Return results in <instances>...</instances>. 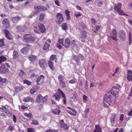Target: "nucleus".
<instances>
[{
	"label": "nucleus",
	"mask_w": 132,
	"mask_h": 132,
	"mask_svg": "<svg viewBox=\"0 0 132 132\" xmlns=\"http://www.w3.org/2000/svg\"><path fill=\"white\" fill-rule=\"evenodd\" d=\"M112 103L111 96L108 93L106 94L104 96L103 104L104 107L107 108L110 106Z\"/></svg>",
	"instance_id": "f257e3e1"
},
{
	"label": "nucleus",
	"mask_w": 132,
	"mask_h": 132,
	"mask_svg": "<svg viewBox=\"0 0 132 132\" xmlns=\"http://www.w3.org/2000/svg\"><path fill=\"white\" fill-rule=\"evenodd\" d=\"M23 39L24 41L26 42H32L35 40V38L33 37L32 34H24Z\"/></svg>",
	"instance_id": "f03ea898"
},
{
	"label": "nucleus",
	"mask_w": 132,
	"mask_h": 132,
	"mask_svg": "<svg viewBox=\"0 0 132 132\" xmlns=\"http://www.w3.org/2000/svg\"><path fill=\"white\" fill-rule=\"evenodd\" d=\"M121 6L122 4L121 3H118L114 7V10L117 12L120 15H126L128 16V15L125 14L122 10L121 9Z\"/></svg>",
	"instance_id": "7ed1b4c3"
},
{
	"label": "nucleus",
	"mask_w": 132,
	"mask_h": 132,
	"mask_svg": "<svg viewBox=\"0 0 132 132\" xmlns=\"http://www.w3.org/2000/svg\"><path fill=\"white\" fill-rule=\"evenodd\" d=\"M48 96L46 95L43 97L41 94L38 95L36 98V101L38 103L46 102L47 100Z\"/></svg>",
	"instance_id": "20e7f679"
},
{
	"label": "nucleus",
	"mask_w": 132,
	"mask_h": 132,
	"mask_svg": "<svg viewBox=\"0 0 132 132\" xmlns=\"http://www.w3.org/2000/svg\"><path fill=\"white\" fill-rule=\"evenodd\" d=\"M58 80L61 87L62 88H64L66 87V84L64 81V77L62 75H59L58 77Z\"/></svg>",
	"instance_id": "39448f33"
},
{
	"label": "nucleus",
	"mask_w": 132,
	"mask_h": 132,
	"mask_svg": "<svg viewBox=\"0 0 132 132\" xmlns=\"http://www.w3.org/2000/svg\"><path fill=\"white\" fill-rule=\"evenodd\" d=\"M59 126L60 128H62L64 130H68L69 127L67 123L64 122L63 120H61L59 122Z\"/></svg>",
	"instance_id": "423d86ee"
},
{
	"label": "nucleus",
	"mask_w": 132,
	"mask_h": 132,
	"mask_svg": "<svg viewBox=\"0 0 132 132\" xmlns=\"http://www.w3.org/2000/svg\"><path fill=\"white\" fill-rule=\"evenodd\" d=\"M64 20L63 15L61 13H58L56 15V21L58 24H60L62 23Z\"/></svg>",
	"instance_id": "0eeeda50"
},
{
	"label": "nucleus",
	"mask_w": 132,
	"mask_h": 132,
	"mask_svg": "<svg viewBox=\"0 0 132 132\" xmlns=\"http://www.w3.org/2000/svg\"><path fill=\"white\" fill-rule=\"evenodd\" d=\"M9 70L7 68L5 64L2 63L0 67V72L2 73H6L9 72Z\"/></svg>",
	"instance_id": "6e6552de"
},
{
	"label": "nucleus",
	"mask_w": 132,
	"mask_h": 132,
	"mask_svg": "<svg viewBox=\"0 0 132 132\" xmlns=\"http://www.w3.org/2000/svg\"><path fill=\"white\" fill-rule=\"evenodd\" d=\"M44 79L45 77L43 75H40L36 79L37 84L39 85L42 84L44 82Z\"/></svg>",
	"instance_id": "1a4fd4ad"
},
{
	"label": "nucleus",
	"mask_w": 132,
	"mask_h": 132,
	"mask_svg": "<svg viewBox=\"0 0 132 132\" xmlns=\"http://www.w3.org/2000/svg\"><path fill=\"white\" fill-rule=\"evenodd\" d=\"M3 27L6 29H7L10 26V23L9 19L7 18H5L3 19L2 21Z\"/></svg>",
	"instance_id": "9d476101"
},
{
	"label": "nucleus",
	"mask_w": 132,
	"mask_h": 132,
	"mask_svg": "<svg viewBox=\"0 0 132 132\" xmlns=\"http://www.w3.org/2000/svg\"><path fill=\"white\" fill-rule=\"evenodd\" d=\"M38 64H39L40 67L43 69L45 68V65L47 64L46 61L44 59H40L38 61Z\"/></svg>",
	"instance_id": "9b49d317"
},
{
	"label": "nucleus",
	"mask_w": 132,
	"mask_h": 132,
	"mask_svg": "<svg viewBox=\"0 0 132 132\" xmlns=\"http://www.w3.org/2000/svg\"><path fill=\"white\" fill-rule=\"evenodd\" d=\"M5 32V37L7 39L9 40H12L13 38V37L12 36L9 31L7 30H4Z\"/></svg>",
	"instance_id": "f8f14e48"
},
{
	"label": "nucleus",
	"mask_w": 132,
	"mask_h": 132,
	"mask_svg": "<svg viewBox=\"0 0 132 132\" xmlns=\"http://www.w3.org/2000/svg\"><path fill=\"white\" fill-rule=\"evenodd\" d=\"M6 108L5 106H2L0 108V116L4 117L5 116V113H6Z\"/></svg>",
	"instance_id": "ddd939ff"
},
{
	"label": "nucleus",
	"mask_w": 132,
	"mask_h": 132,
	"mask_svg": "<svg viewBox=\"0 0 132 132\" xmlns=\"http://www.w3.org/2000/svg\"><path fill=\"white\" fill-rule=\"evenodd\" d=\"M34 9L35 10H38L39 11H45L47 10L46 8L42 6L38 5L34 6Z\"/></svg>",
	"instance_id": "4468645a"
},
{
	"label": "nucleus",
	"mask_w": 132,
	"mask_h": 132,
	"mask_svg": "<svg viewBox=\"0 0 132 132\" xmlns=\"http://www.w3.org/2000/svg\"><path fill=\"white\" fill-rule=\"evenodd\" d=\"M71 44V43L69 39L68 38H66L65 39L64 43L63 44V45L65 47L68 48L69 47Z\"/></svg>",
	"instance_id": "2eb2a0df"
},
{
	"label": "nucleus",
	"mask_w": 132,
	"mask_h": 132,
	"mask_svg": "<svg viewBox=\"0 0 132 132\" xmlns=\"http://www.w3.org/2000/svg\"><path fill=\"white\" fill-rule=\"evenodd\" d=\"M23 101L24 102H31L32 103L34 102V99L33 98L31 97L30 96H28L27 97H24Z\"/></svg>",
	"instance_id": "dca6fc26"
},
{
	"label": "nucleus",
	"mask_w": 132,
	"mask_h": 132,
	"mask_svg": "<svg viewBox=\"0 0 132 132\" xmlns=\"http://www.w3.org/2000/svg\"><path fill=\"white\" fill-rule=\"evenodd\" d=\"M37 58L36 56L35 55H31L28 57V59L30 61V63H34Z\"/></svg>",
	"instance_id": "f3484780"
},
{
	"label": "nucleus",
	"mask_w": 132,
	"mask_h": 132,
	"mask_svg": "<svg viewBox=\"0 0 132 132\" xmlns=\"http://www.w3.org/2000/svg\"><path fill=\"white\" fill-rule=\"evenodd\" d=\"M53 97L55 99L56 101H59L61 97V95L59 93H56L53 96Z\"/></svg>",
	"instance_id": "a211bd4d"
},
{
	"label": "nucleus",
	"mask_w": 132,
	"mask_h": 132,
	"mask_svg": "<svg viewBox=\"0 0 132 132\" xmlns=\"http://www.w3.org/2000/svg\"><path fill=\"white\" fill-rule=\"evenodd\" d=\"M39 88V86L37 85H35L33 86L30 90L31 94H34L38 89Z\"/></svg>",
	"instance_id": "6ab92c4d"
},
{
	"label": "nucleus",
	"mask_w": 132,
	"mask_h": 132,
	"mask_svg": "<svg viewBox=\"0 0 132 132\" xmlns=\"http://www.w3.org/2000/svg\"><path fill=\"white\" fill-rule=\"evenodd\" d=\"M112 34V35H113L114 37L111 36V38L115 41H117V39L116 37L117 36V34L116 31L115 29H113V30Z\"/></svg>",
	"instance_id": "aec40b11"
},
{
	"label": "nucleus",
	"mask_w": 132,
	"mask_h": 132,
	"mask_svg": "<svg viewBox=\"0 0 132 132\" xmlns=\"http://www.w3.org/2000/svg\"><path fill=\"white\" fill-rule=\"evenodd\" d=\"M93 132H102V129L98 125H96Z\"/></svg>",
	"instance_id": "412c9836"
},
{
	"label": "nucleus",
	"mask_w": 132,
	"mask_h": 132,
	"mask_svg": "<svg viewBox=\"0 0 132 132\" xmlns=\"http://www.w3.org/2000/svg\"><path fill=\"white\" fill-rule=\"evenodd\" d=\"M40 31L42 33H44L45 32L46 29L45 26L42 24L39 25Z\"/></svg>",
	"instance_id": "4be33fe9"
},
{
	"label": "nucleus",
	"mask_w": 132,
	"mask_h": 132,
	"mask_svg": "<svg viewBox=\"0 0 132 132\" xmlns=\"http://www.w3.org/2000/svg\"><path fill=\"white\" fill-rule=\"evenodd\" d=\"M127 73V79L129 81H131L132 80V71L129 70Z\"/></svg>",
	"instance_id": "5701e85b"
},
{
	"label": "nucleus",
	"mask_w": 132,
	"mask_h": 132,
	"mask_svg": "<svg viewBox=\"0 0 132 132\" xmlns=\"http://www.w3.org/2000/svg\"><path fill=\"white\" fill-rule=\"evenodd\" d=\"M29 49L28 48L24 47L21 50V52L23 54L25 55H27L29 52Z\"/></svg>",
	"instance_id": "b1692460"
},
{
	"label": "nucleus",
	"mask_w": 132,
	"mask_h": 132,
	"mask_svg": "<svg viewBox=\"0 0 132 132\" xmlns=\"http://www.w3.org/2000/svg\"><path fill=\"white\" fill-rule=\"evenodd\" d=\"M50 45V44L48 43V42H46L43 48V50L46 51L48 50Z\"/></svg>",
	"instance_id": "393cba45"
},
{
	"label": "nucleus",
	"mask_w": 132,
	"mask_h": 132,
	"mask_svg": "<svg viewBox=\"0 0 132 132\" xmlns=\"http://www.w3.org/2000/svg\"><path fill=\"white\" fill-rule=\"evenodd\" d=\"M52 112L55 114H57L59 115L60 113V109L59 107L53 110Z\"/></svg>",
	"instance_id": "a878e982"
},
{
	"label": "nucleus",
	"mask_w": 132,
	"mask_h": 132,
	"mask_svg": "<svg viewBox=\"0 0 132 132\" xmlns=\"http://www.w3.org/2000/svg\"><path fill=\"white\" fill-rule=\"evenodd\" d=\"M21 18L19 16H16L12 18V20L13 22L14 23L17 22Z\"/></svg>",
	"instance_id": "bb28decb"
},
{
	"label": "nucleus",
	"mask_w": 132,
	"mask_h": 132,
	"mask_svg": "<svg viewBox=\"0 0 132 132\" xmlns=\"http://www.w3.org/2000/svg\"><path fill=\"white\" fill-rule=\"evenodd\" d=\"M120 37L121 39L124 40L126 39V34L124 31H122L120 35Z\"/></svg>",
	"instance_id": "cd10ccee"
},
{
	"label": "nucleus",
	"mask_w": 132,
	"mask_h": 132,
	"mask_svg": "<svg viewBox=\"0 0 132 132\" xmlns=\"http://www.w3.org/2000/svg\"><path fill=\"white\" fill-rule=\"evenodd\" d=\"M48 64L50 68L52 71H53L54 70L53 67L54 63L52 62L51 61H49L48 62Z\"/></svg>",
	"instance_id": "c85d7f7f"
},
{
	"label": "nucleus",
	"mask_w": 132,
	"mask_h": 132,
	"mask_svg": "<svg viewBox=\"0 0 132 132\" xmlns=\"http://www.w3.org/2000/svg\"><path fill=\"white\" fill-rule=\"evenodd\" d=\"M70 12L68 10H65V13L66 14L67 18V19L69 20L70 19Z\"/></svg>",
	"instance_id": "c756f323"
},
{
	"label": "nucleus",
	"mask_w": 132,
	"mask_h": 132,
	"mask_svg": "<svg viewBox=\"0 0 132 132\" xmlns=\"http://www.w3.org/2000/svg\"><path fill=\"white\" fill-rule=\"evenodd\" d=\"M110 92L114 96H116L118 92V91L115 89H114V90H113L112 88Z\"/></svg>",
	"instance_id": "7c9ffc66"
},
{
	"label": "nucleus",
	"mask_w": 132,
	"mask_h": 132,
	"mask_svg": "<svg viewBox=\"0 0 132 132\" xmlns=\"http://www.w3.org/2000/svg\"><path fill=\"white\" fill-rule=\"evenodd\" d=\"M19 54L18 51L16 50H14L13 52V58L14 59H15L18 58L19 56Z\"/></svg>",
	"instance_id": "2f4dec72"
},
{
	"label": "nucleus",
	"mask_w": 132,
	"mask_h": 132,
	"mask_svg": "<svg viewBox=\"0 0 132 132\" xmlns=\"http://www.w3.org/2000/svg\"><path fill=\"white\" fill-rule=\"evenodd\" d=\"M6 57L4 56H0V64H1L2 62L5 61L7 60Z\"/></svg>",
	"instance_id": "473e14b6"
},
{
	"label": "nucleus",
	"mask_w": 132,
	"mask_h": 132,
	"mask_svg": "<svg viewBox=\"0 0 132 132\" xmlns=\"http://www.w3.org/2000/svg\"><path fill=\"white\" fill-rule=\"evenodd\" d=\"M61 27L62 30H66L68 29V26L66 23H63L62 24Z\"/></svg>",
	"instance_id": "72a5a7b5"
},
{
	"label": "nucleus",
	"mask_w": 132,
	"mask_h": 132,
	"mask_svg": "<svg viewBox=\"0 0 132 132\" xmlns=\"http://www.w3.org/2000/svg\"><path fill=\"white\" fill-rule=\"evenodd\" d=\"M67 112L68 113L74 116H75L77 113V112L75 110V111H70L69 110H67Z\"/></svg>",
	"instance_id": "f704fd0d"
},
{
	"label": "nucleus",
	"mask_w": 132,
	"mask_h": 132,
	"mask_svg": "<svg viewBox=\"0 0 132 132\" xmlns=\"http://www.w3.org/2000/svg\"><path fill=\"white\" fill-rule=\"evenodd\" d=\"M45 14L43 13L40 14L39 18V20L40 21H42L45 18Z\"/></svg>",
	"instance_id": "c9c22d12"
},
{
	"label": "nucleus",
	"mask_w": 132,
	"mask_h": 132,
	"mask_svg": "<svg viewBox=\"0 0 132 132\" xmlns=\"http://www.w3.org/2000/svg\"><path fill=\"white\" fill-rule=\"evenodd\" d=\"M23 83L24 84H27V85L29 86L31 84L32 82H31L28 80L26 79L23 80Z\"/></svg>",
	"instance_id": "e433bc0d"
},
{
	"label": "nucleus",
	"mask_w": 132,
	"mask_h": 132,
	"mask_svg": "<svg viewBox=\"0 0 132 132\" xmlns=\"http://www.w3.org/2000/svg\"><path fill=\"white\" fill-rule=\"evenodd\" d=\"M5 45L4 43V39H0V47H3Z\"/></svg>",
	"instance_id": "4c0bfd02"
},
{
	"label": "nucleus",
	"mask_w": 132,
	"mask_h": 132,
	"mask_svg": "<svg viewBox=\"0 0 132 132\" xmlns=\"http://www.w3.org/2000/svg\"><path fill=\"white\" fill-rule=\"evenodd\" d=\"M23 114L24 116L29 118H31L32 117V114L30 113L28 114L26 112H25Z\"/></svg>",
	"instance_id": "58836bf2"
},
{
	"label": "nucleus",
	"mask_w": 132,
	"mask_h": 132,
	"mask_svg": "<svg viewBox=\"0 0 132 132\" xmlns=\"http://www.w3.org/2000/svg\"><path fill=\"white\" fill-rule=\"evenodd\" d=\"M25 75V73L24 71L22 70H21L20 71L19 73V76L21 78L22 77L23 75Z\"/></svg>",
	"instance_id": "ea45409f"
},
{
	"label": "nucleus",
	"mask_w": 132,
	"mask_h": 132,
	"mask_svg": "<svg viewBox=\"0 0 132 132\" xmlns=\"http://www.w3.org/2000/svg\"><path fill=\"white\" fill-rule=\"evenodd\" d=\"M56 56L55 55H52L51 56L50 58V60L49 61H53L56 58Z\"/></svg>",
	"instance_id": "a19ab883"
},
{
	"label": "nucleus",
	"mask_w": 132,
	"mask_h": 132,
	"mask_svg": "<svg viewBox=\"0 0 132 132\" xmlns=\"http://www.w3.org/2000/svg\"><path fill=\"white\" fill-rule=\"evenodd\" d=\"M34 30L36 32L39 33V26H35L34 27Z\"/></svg>",
	"instance_id": "79ce46f5"
},
{
	"label": "nucleus",
	"mask_w": 132,
	"mask_h": 132,
	"mask_svg": "<svg viewBox=\"0 0 132 132\" xmlns=\"http://www.w3.org/2000/svg\"><path fill=\"white\" fill-rule=\"evenodd\" d=\"M58 130L57 129H47L45 131V132H58Z\"/></svg>",
	"instance_id": "37998d69"
},
{
	"label": "nucleus",
	"mask_w": 132,
	"mask_h": 132,
	"mask_svg": "<svg viewBox=\"0 0 132 132\" xmlns=\"http://www.w3.org/2000/svg\"><path fill=\"white\" fill-rule=\"evenodd\" d=\"M39 124L38 121L37 120H32L31 123V125H38Z\"/></svg>",
	"instance_id": "c03bdc74"
},
{
	"label": "nucleus",
	"mask_w": 132,
	"mask_h": 132,
	"mask_svg": "<svg viewBox=\"0 0 132 132\" xmlns=\"http://www.w3.org/2000/svg\"><path fill=\"white\" fill-rule=\"evenodd\" d=\"M7 80L6 79L2 78L0 76V82L5 83L6 81Z\"/></svg>",
	"instance_id": "a18cd8bd"
},
{
	"label": "nucleus",
	"mask_w": 132,
	"mask_h": 132,
	"mask_svg": "<svg viewBox=\"0 0 132 132\" xmlns=\"http://www.w3.org/2000/svg\"><path fill=\"white\" fill-rule=\"evenodd\" d=\"M86 109L85 110V115L84 116V117L86 118V117H88V116H87V113L89 112V109L88 108H86Z\"/></svg>",
	"instance_id": "49530a36"
},
{
	"label": "nucleus",
	"mask_w": 132,
	"mask_h": 132,
	"mask_svg": "<svg viewBox=\"0 0 132 132\" xmlns=\"http://www.w3.org/2000/svg\"><path fill=\"white\" fill-rule=\"evenodd\" d=\"M63 98V104L65 105L67 103V99L65 95H64L62 96Z\"/></svg>",
	"instance_id": "de8ad7c7"
},
{
	"label": "nucleus",
	"mask_w": 132,
	"mask_h": 132,
	"mask_svg": "<svg viewBox=\"0 0 132 132\" xmlns=\"http://www.w3.org/2000/svg\"><path fill=\"white\" fill-rule=\"evenodd\" d=\"M76 82V79L75 78H73L69 81V83L70 84H73Z\"/></svg>",
	"instance_id": "09e8293b"
},
{
	"label": "nucleus",
	"mask_w": 132,
	"mask_h": 132,
	"mask_svg": "<svg viewBox=\"0 0 132 132\" xmlns=\"http://www.w3.org/2000/svg\"><path fill=\"white\" fill-rule=\"evenodd\" d=\"M58 43H60L62 44V45H63V43L64 42V39L63 38L60 39V38L57 41Z\"/></svg>",
	"instance_id": "8fccbe9b"
},
{
	"label": "nucleus",
	"mask_w": 132,
	"mask_h": 132,
	"mask_svg": "<svg viewBox=\"0 0 132 132\" xmlns=\"http://www.w3.org/2000/svg\"><path fill=\"white\" fill-rule=\"evenodd\" d=\"M27 132H34L35 130L34 129L31 128H28L27 129Z\"/></svg>",
	"instance_id": "3c124183"
},
{
	"label": "nucleus",
	"mask_w": 132,
	"mask_h": 132,
	"mask_svg": "<svg viewBox=\"0 0 132 132\" xmlns=\"http://www.w3.org/2000/svg\"><path fill=\"white\" fill-rule=\"evenodd\" d=\"M87 97L85 95H83V102L86 103L87 100Z\"/></svg>",
	"instance_id": "603ef678"
},
{
	"label": "nucleus",
	"mask_w": 132,
	"mask_h": 132,
	"mask_svg": "<svg viewBox=\"0 0 132 132\" xmlns=\"http://www.w3.org/2000/svg\"><path fill=\"white\" fill-rule=\"evenodd\" d=\"M71 98L72 100V101L75 102L77 100V97L75 95H73V96H72Z\"/></svg>",
	"instance_id": "864d4df0"
},
{
	"label": "nucleus",
	"mask_w": 132,
	"mask_h": 132,
	"mask_svg": "<svg viewBox=\"0 0 132 132\" xmlns=\"http://www.w3.org/2000/svg\"><path fill=\"white\" fill-rule=\"evenodd\" d=\"M57 92L58 93H61L62 95V96L64 95H65V94L60 89H58L57 90Z\"/></svg>",
	"instance_id": "5fc2aeb1"
},
{
	"label": "nucleus",
	"mask_w": 132,
	"mask_h": 132,
	"mask_svg": "<svg viewBox=\"0 0 132 132\" xmlns=\"http://www.w3.org/2000/svg\"><path fill=\"white\" fill-rule=\"evenodd\" d=\"M17 29L20 30V31H21L22 32H23L24 31L23 30L22 28V27L20 26H17L16 27Z\"/></svg>",
	"instance_id": "6e6d98bb"
},
{
	"label": "nucleus",
	"mask_w": 132,
	"mask_h": 132,
	"mask_svg": "<svg viewBox=\"0 0 132 132\" xmlns=\"http://www.w3.org/2000/svg\"><path fill=\"white\" fill-rule=\"evenodd\" d=\"M73 59L77 62L78 61V58L77 55H74L73 56Z\"/></svg>",
	"instance_id": "4d7b16f0"
},
{
	"label": "nucleus",
	"mask_w": 132,
	"mask_h": 132,
	"mask_svg": "<svg viewBox=\"0 0 132 132\" xmlns=\"http://www.w3.org/2000/svg\"><path fill=\"white\" fill-rule=\"evenodd\" d=\"M81 15V14L80 13H79L77 14V13H75L74 14V16L76 18H78L80 17Z\"/></svg>",
	"instance_id": "13d9d810"
},
{
	"label": "nucleus",
	"mask_w": 132,
	"mask_h": 132,
	"mask_svg": "<svg viewBox=\"0 0 132 132\" xmlns=\"http://www.w3.org/2000/svg\"><path fill=\"white\" fill-rule=\"evenodd\" d=\"M110 122L111 123V125L113 126L114 124L115 119L110 118Z\"/></svg>",
	"instance_id": "bf43d9fd"
},
{
	"label": "nucleus",
	"mask_w": 132,
	"mask_h": 132,
	"mask_svg": "<svg viewBox=\"0 0 132 132\" xmlns=\"http://www.w3.org/2000/svg\"><path fill=\"white\" fill-rule=\"evenodd\" d=\"M54 2L56 5L58 6H60V2L58 0H55L54 1Z\"/></svg>",
	"instance_id": "052dcab7"
},
{
	"label": "nucleus",
	"mask_w": 132,
	"mask_h": 132,
	"mask_svg": "<svg viewBox=\"0 0 132 132\" xmlns=\"http://www.w3.org/2000/svg\"><path fill=\"white\" fill-rule=\"evenodd\" d=\"M116 116V114L115 113H113L111 114V117L110 118L115 119V117Z\"/></svg>",
	"instance_id": "680f3d73"
},
{
	"label": "nucleus",
	"mask_w": 132,
	"mask_h": 132,
	"mask_svg": "<svg viewBox=\"0 0 132 132\" xmlns=\"http://www.w3.org/2000/svg\"><path fill=\"white\" fill-rule=\"evenodd\" d=\"M20 87H21L19 86L15 87V90L17 92L20 91L21 89Z\"/></svg>",
	"instance_id": "e2e57ef3"
},
{
	"label": "nucleus",
	"mask_w": 132,
	"mask_h": 132,
	"mask_svg": "<svg viewBox=\"0 0 132 132\" xmlns=\"http://www.w3.org/2000/svg\"><path fill=\"white\" fill-rule=\"evenodd\" d=\"M91 21L92 23L94 24L96 22V20L94 19L93 18L91 19Z\"/></svg>",
	"instance_id": "0e129e2a"
},
{
	"label": "nucleus",
	"mask_w": 132,
	"mask_h": 132,
	"mask_svg": "<svg viewBox=\"0 0 132 132\" xmlns=\"http://www.w3.org/2000/svg\"><path fill=\"white\" fill-rule=\"evenodd\" d=\"M123 117L124 115L123 114H121L120 116V120L122 121L123 119Z\"/></svg>",
	"instance_id": "69168bd1"
},
{
	"label": "nucleus",
	"mask_w": 132,
	"mask_h": 132,
	"mask_svg": "<svg viewBox=\"0 0 132 132\" xmlns=\"http://www.w3.org/2000/svg\"><path fill=\"white\" fill-rule=\"evenodd\" d=\"M39 12V11H34L33 13V16H34L37 15Z\"/></svg>",
	"instance_id": "338daca9"
},
{
	"label": "nucleus",
	"mask_w": 132,
	"mask_h": 132,
	"mask_svg": "<svg viewBox=\"0 0 132 132\" xmlns=\"http://www.w3.org/2000/svg\"><path fill=\"white\" fill-rule=\"evenodd\" d=\"M16 117L15 116V115H13V122L14 123H15L16 122Z\"/></svg>",
	"instance_id": "774afa93"
}]
</instances>
